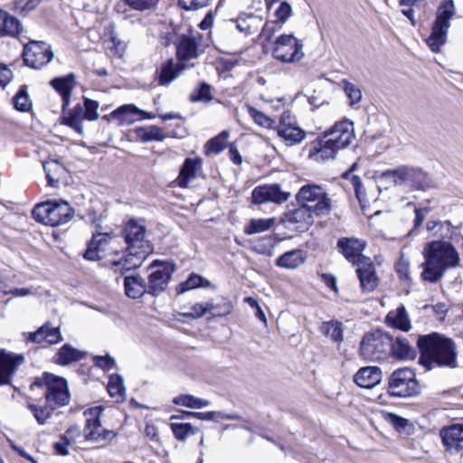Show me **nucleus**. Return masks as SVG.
<instances>
[{
	"mask_svg": "<svg viewBox=\"0 0 463 463\" xmlns=\"http://www.w3.org/2000/svg\"><path fill=\"white\" fill-rule=\"evenodd\" d=\"M298 207L288 209L280 219L283 223H290L295 225V231L298 232H307L314 223L315 215L313 210L307 205L298 203Z\"/></svg>",
	"mask_w": 463,
	"mask_h": 463,
	"instance_id": "16",
	"label": "nucleus"
},
{
	"mask_svg": "<svg viewBox=\"0 0 463 463\" xmlns=\"http://www.w3.org/2000/svg\"><path fill=\"white\" fill-rule=\"evenodd\" d=\"M342 83L344 84L345 93L350 100V105L354 106L360 102L363 97L361 90L354 83L349 82L347 80H343Z\"/></svg>",
	"mask_w": 463,
	"mask_h": 463,
	"instance_id": "58",
	"label": "nucleus"
},
{
	"mask_svg": "<svg viewBox=\"0 0 463 463\" xmlns=\"http://www.w3.org/2000/svg\"><path fill=\"white\" fill-rule=\"evenodd\" d=\"M407 182L411 183L412 188L418 191H427L437 187L435 181L430 174L420 167H409Z\"/></svg>",
	"mask_w": 463,
	"mask_h": 463,
	"instance_id": "28",
	"label": "nucleus"
},
{
	"mask_svg": "<svg viewBox=\"0 0 463 463\" xmlns=\"http://www.w3.org/2000/svg\"><path fill=\"white\" fill-rule=\"evenodd\" d=\"M275 224V218L251 219L244 228V233L252 235L269 231Z\"/></svg>",
	"mask_w": 463,
	"mask_h": 463,
	"instance_id": "49",
	"label": "nucleus"
},
{
	"mask_svg": "<svg viewBox=\"0 0 463 463\" xmlns=\"http://www.w3.org/2000/svg\"><path fill=\"white\" fill-rule=\"evenodd\" d=\"M392 335L381 328L366 333L360 343V355L367 361H382L390 355Z\"/></svg>",
	"mask_w": 463,
	"mask_h": 463,
	"instance_id": "6",
	"label": "nucleus"
},
{
	"mask_svg": "<svg viewBox=\"0 0 463 463\" xmlns=\"http://www.w3.org/2000/svg\"><path fill=\"white\" fill-rule=\"evenodd\" d=\"M74 214L75 211L69 202L60 198V225L69 222Z\"/></svg>",
	"mask_w": 463,
	"mask_h": 463,
	"instance_id": "64",
	"label": "nucleus"
},
{
	"mask_svg": "<svg viewBox=\"0 0 463 463\" xmlns=\"http://www.w3.org/2000/svg\"><path fill=\"white\" fill-rule=\"evenodd\" d=\"M24 28L21 22L6 11L0 9V36L18 37Z\"/></svg>",
	"mask_w": 463,
	"mask_h": 463,
	"instance_id": "32",
	"label": "nucleus"
},
{
	"mask_svg": "<svg viewBox=\"0 0 463 463\" xmlns=\"http://www.w3.org/2000/svg\"><path fill=\"white\" fill-rule=\"evenodd\" d=\"M40 3L41 0H14V8L17 14L25 16L33 11Z\"/></svg>",
	"mask_w": 463,
	"mask_h": 463,
	"instance_id": "59",
	"label": "nucleus"
},
{
	"mask_svg": "<svg viewBox=\"0 0 463 463\" xmlns=\"http://www.w3.org/2000/svg\"><path fill=\"white\" fill-rule=\"evenodd\" d=\"M104 411V406L98 405L88 408L84 411L83 414L87 418L86 424L88 428H94L95 426L101 427L100 417Z\"/></svg>",
	"mask_w": 463,
	"mask_h": 463,
	"instance_id": "54",
	"label": "nucleus"
},
{
	"mask_svg": "<svg viewBox=\"0 0 463 463\" xmlns=\"http://www.w3.org/2000/svg\"><path fill=\"white\" fill-rule=\"evenodd\" d=\"M290 197L289 192L281 190L279 184H270L256 186L251 192V203L255 205L268 202L282 203Z\"/></svg>",
	"mask_w": 463,
	"mask_h": 463,
	"instance_id": "15",
	"label": "nucleus"
},
{
	"mask_svg": "<svg viewBox=\"0 0 463 463\" xmlns=\"http://www.w3.org/2000/svg\"><path fill=\"white\" fill-rule=\"evenodd\" d=\"M76 86V75L71 72L65 76H60V97L62 101V115L67 111L71 102V93Z\"/></svg>",
	"mask_w": 463,
	"mask_h": 463,
	"instance_id": "36",
	"label": "nucleus"
},
{
	"mask_svg": "<svg viewBox=\"0 0 463 463\" xmlns=\"http://www.w3.org/2000/svg\"><path fill=\"white\" fill-rule=\"evenodd\" d=\"M170 429L173 432L174 437L178 441H185L186 439L191 435H195L200 431L199 428L193 426L191 423H177L171 422Z\"/></svg>",
	"mask_w": 463,
	"mask_h": 463,
	"instance_id": "47",
	"label": "nucleus"
},
{
	"mask_svg": "<svg viewBox=\"0 0 463 463\" xmlns=\"http://www.w3.org/2000/svg\"><path fill=\"white\" fill-rule=\"evenodd\" d=\"M92 361L96 367L105 372H109L116 367V360L109 354L105 355H94Z\"/></svg>",
	"mask_w": 463,
	"mask_h": 463,
	"instance_id": "62",
	"label": "nucleus"
},
{
	"mask_svg": "<svg viewBox=\"0 0 463 463\" xmlns=\"http://www.w3.org/2000/svg\"><path fill=\"white\" fill-rule=\"evenodd\" d=\"M125 5H127L131 10L145 12L154 10L157 7L159 1L158 0H124Z\"/></svg>",
	"mask_w": 463,
	"mask_h": 463,
	"instance_id": "56",
	"label": "nucleus"
},
{
	"mask_svg": "<svg viewBox=\"0 0 463 463\" xmlns=\"http://www.w3.org/2000/svg\"><path fill=\"white\" fill-rule=\"evenodd\" d=\"M107 390L109 395L117 398V402H121L125 395L124 379L118 373H113L109 378Z\"/></svg>",
	"mask_w": 463,
	"mask_h": 463,
	"instance_id": "46",
	"label": "nucleus"
},
{
	"mask_svg": "<svg viewBox=\"0 0 463 463\" xmlns=\"http://www.w3.org/2000/svg\"><path fill=\"white\" fill-rule=\"evenodd\" d=\"M175 56L183 65H187V61L200 56L199 42L192 29H189L188 33H182L178 36L175 43Z\"/></svg>",
	"mask_w": 463,
	"mask_h": 463,
	"instance_id": "17",
	"label": "nucleus"
},
{
	"mask_svg": "<svg viewBox=\"0 0 463 463\" xmlns=\"http://www.w3.org/2000/svg\"><path fill=\"white\" fill-rule=\"evenodd\" d=\"M342 148L343 147H340L337 145L330 143L329 140H324L317 137L312 142V147L309 150V157L319 156L322 161L334 159L337 151Z\"/></svg>",
	"mask_w": 463,
	"mask_h": 463,
	"instance_id": "31",
	"label": "nucleus"
},
{
	"mask_svg": "<svg viewBox=\"0 0 463 463\" xmlns=\"http://www.w3.org/2000/svg\"><path fill=\"white\" fill-rule=\"evenodd\" d=\"M136 134V140H139L143 143L152 141H163L165 138L162 129L155 125L148 127H137L133 129Z\"/></svg>",
	"mask_w": 463,
	"mask_h": 463,
	"instance_id": "38",
	"label": "nucleus"
},
{
	"mask_svg": "<svg viewBox=\"0 0 463 463\" xmlns=\"http://www.w3.org/2000/svg\"><path fill=\"white\" fill-rule=\"evenodd\" d=\"M173 403L190 409H202L210 405V401L191 394H181L173 399Z\"/></svg>",
	"mask_w": 463,
	"mask_h": 463,
	"instance_id": "45",
	"label": "nucleus"
},
{
	"mask_svg": "<svg viewBox=\"0 0 463 463\" xmlns=\"http://www.w3.org/2000/svg\"><path fill=\"white\" fill-rule=\"evenodd\" d=\"M387 393L394 398L417 397L421 385L416 377L415 369L404 366L395 369L388 377Z\"/></svg>",
	"mask_w": 463,
	"mask_h": 463,
	"instance_id": "4",
	"label": "nucleus"
},
{
	"mask_svg": "<svg viewBox=\"0 0 463 463\" xmlns=\"http://www.w3.org/2000/svg\"><path fill=\"white\" fill-rule=\"evenodd\" d=\"M306 254L301 250H291L281 254L276 260V265L284 269H297L306 261Z\"/></svg>",
	"mask_w": 463,
	"mask_h": 463,
	"instance_id": "35",
	"label": "nucleus"
},
{
	"mask_svg": "<svg viewBox=\"0 0 463 463\" xmlns=\"http://www.w3.org/2000/svg\"><path fill=\"white\" fill-rule=\"evenodd\" d=\"M215 306L213 305V302L210 303H195L192 306V312H184L180 315L185 318L189 319H198L203 317L205 314L212 311Z\"/></svg>",
	"mask_w": 463,
	"mask_h": 463,
	"instance_id": "55",
	"label": "nucleus"
},
{
	"mask_svg": "<svg viewBox=\"0 0 463 463\" xmlns=\"http://www.w3.org/2000/svg\"><path fill=\"white\" fill-rule=\"evenodd\" d=\"M112 237L113 234L103 236L92 235L91 240L87 243V249L83 253V258L90 261L99 260L101 257L99 252L105 250L104 246L109 243Z\"/></svg>",
	"mask_w": 463,
	"mask_h": 463,
	"instance_id": "34",
	"label": "nucleus"
},
{
	"mask_svg": "<svg viewBox=\"0 0 463 463\" xmlns=\"http://www.w3.org/2000/svg\"><path fill=\"white\" fill-rule=\"evenodd\" d=\"M424 259L425 261L422 263L423 269L420 274L422 280L430 283L438 282L442 278L444 272L446 271V269L433 262V260H430L429 258Z\"/></svg>",
	"mask_w": 463,
	"mask_h": 463,
	"instance_id": "41",
	"label": "nucleus"
},
{
	"mask_svg": "<svg viewBox=\"0 0 463 463\" xmlns=\"http://www.w3.org/2000/svg\"><path fill=\"white\" fill-rule=\"evenodd\" d=\"M82 99L83 104L77 103L71 109H68L60 122L74 129L80 135H83L82 121L84 119L94 121L99 117L98 112L99 102L85 96Z\"/></svg>",
	"mask_w": 463,
	"mask_h": 463,
	"instance_id": "7",
	"label": "nucleus"
},
{
	"mask_svg": "<svg viewBox=\"0 0 463 463\" xmlns=\"http://www.w3.org/2000/svg\"><path fill=\"white\" fill-rule=\"evenodd\" d=\"M14 108L22 112L29 111L32 108V100L27 91V86L22 85L13 99Z\"/></svg>",
	"mask_w": 463,
	"mask_h": 463,
	"instance_id": "53",
	"label": "nucleus"
},
{
	"mask_svg": "<svg viewBox=\"0 0 463 463\" xmlns=\"http://www.w3.org/2000/svg\"><path fill=\"white\" fill-rule=\"evenodd\" d=\"M140 109L135 104H124L111 112L112 119L118 120V126L131 125L138 120Z\"/></svg>",
	"mask_w": 463,
	"mask_h": 463,
	"instance_id": "33",
	"label": "nucleus"
},
{
	"mask_svg": "<svg viewBox=\"0 0 463 463\" xmlns=\"http://www.w3.org/2000/svg\"><path fill=\"white\" fill-rule=\"evenodd\" d=\"M439 435L442 444L446 449H455L459 452L463 449V419L460 422L452 423L449 426L443 427Z\"/></svg>",
	"mask_w": 463,
	"mask_h": 463,
	"instance_id": "20",
	"label": "nucleus"
},
{
	"mask_svg": "<svg viewBox=\"0 0 463 463\" xmlns=\"http://www.w3.org/2000/svg\"><path fill=\"white\" fill-rule=\"evenodd\" d=\"M32 213L36 222L55 227L58 225V201L47 200L37 203Z\"/></svg>",
	"mask_w": 463,
	"mask_h": 463,
	"instance_id": "21",
	"label": "nucleus"
},
{
	"mask_svg": "<svg viewBox=\"0 0 463 463\" xmlns=\"http://www.w3.org/2000/svg\"><path fill=\"white\" fill-rule=\"evenodd\" d=\"M146 232L144 218H130L127 221L121 230V235L127 247L123 250L122 258L111 261L115 273L124 275L127 271L138 269L153 252V244L145 240Z\"/></svg>",
	"mask_w": 463,
	"mask_h": 463,
	"instance_id": "1",
	"label": "nucleus"
},
{
	"mask_svg": "<svg viewBox=\"0 0 463 463\" xmlns=\"http://www.w3.org/2000/svg\"><path fill=\"white\" fill-rule=\"evenodd\" d=\"M395 271L400 279L405 280L408 285H411L412 279L410 276V263L407 260L401 256L400 260L395 264Z\"/></svg>",
	"mask_w": 463,
	"mask_h": 463,
	"instance_id": "60",
	"label": "nucleus"
},
{
	"mask_svg": "<svg viewBox=\"0 0 463 463\" xmlns=\"http://www.w3.org/2000/svg\"><path fill=\"white\" fill-rule=\"evenodd\" d=\"M88 352L79 350L71 344H64L60 347V365L67 366L84 359Z\"/></svg>",
	"mask_w": 463,
	"mask_h": 463,
	"instance_id": "39",
	"label": "nucleus"
},
{
	"mask_svg": "<svg viewBox=\"0 0 463 463\" xmlns=\"http://www.w3.org/2000/svg\"><path fill=\"white\" fill-rule=\"evenodd\" d=\"M254 15L252 14L241 13L237 18L230 19L227 21L228 24H235L236 29L244 33L246 36L251 35L255 33L252 25L249 23V20H252Z\"/></svg>",
	"mask_w": 463,
	"mask_h": 463,
	"instance_id": "50",
	"label": "nucleus"
},
{
	"mask_svg": "<svg viewBox=\"0 0 463 463\" xmlns=\"http://www.w3.org/2000/svg\"><path fill=\"white\" fill-rule=\"evenodd\" d=\"M298 203L309 206L316 216L326 215L331 210V199L320 185L305 184L297 194Z\"/></svg>",
	"mask_w": 463,
	"mask_h": 463,
	"instance_id": "8",
	"label": "nucleus"
},
{
	"mask_svg": "<svg viewBox=\"0 0 463 463\" xmlns=\"http://www.w3.org/2000/svg\"><path fill=\"white\" fill-rule=\"evenodd\" d=\"M241 417L239 414H228L223 411H205L204 420H211L219 422L221 420H241Z\"/></svg>",
	"mask_w": 463,
	"mask_h": 463,
	"instance_id": "61",
	"label": "nucleus"
},
{
	"mask_svg": "<svg viewBox=\"0 0 463 463\" xmlns=\"http://www.w3.org/2000/svg\"><path fill=\"white\" fill-rule=\"evenodd\" d=\"M423 255L446 269L456 268L460 261L459 254L452 243L442 240L426 243Z\"/></svg>",
	"mask_w": 463,
	"mask_h": 463,
	"instance_id": "9",
	"label": "nucleus"
},
{
	"mask_svg": "<svg viewBox=\"0 0 463 463\" xmlns=\"http://www.w3.org/2000/svg\"><path fill=\"white\" fill-rule=\"evenodd\" d=\"M392 350L390 355L395 360H414L417 356L418 348H414L408 339L402 336L392 335Z\"/></svg>",
	"mask_w": 463,
	"mask_h": 463,
	"instance_id": "24",
	"label": "nucleus"
},
{
	"mask_svg": "<svg viewBox=\"0 0 463 463\" xmlns=\"http://www.w3.org/2000/svg\"><path fill=\"white\" fill-rule=\"evenodd\" d=\"M148 269H156L148 276L146 282L148 294L157 297L167 288L176 265L173 260H155L150 263Z\"/></svg>",
	"mask_w": 463,
	"mask_h": 463,
	"instance_id": "10",
	"label": "nucleus"
},
{
	"mask_svg": "<svg viewBox=\"0 0 463 463\" xmlns=\"http://www.w3.org/2000/svg\"><path fill=\"white\" fill-rule=\"evenodd\" d=\"M124 289L126 296L132 299L148 294L146 281L138 274L124 277Z\"/></svg>",
	"mask_w": 463,
	"mask_h": 463,
	"instance_id": "30",
	"label": "nucleus"
},
{
	"mask_svg": "<svg viewBox=\"0 0 463 463\" xmlns=\"http://www.w3.org/2000/svg\"><path fill=\"white\" fill-rule=\"evenodd\" d=\"M366 241L354 237H342L336 242L337 250L353 265L361 263L363 251L366 248Z\"/></svg>",
	"mask_w": 463,
	"mask_h": 463,
	"instance_id": "18",
	"label": "nucleus"
},
{
	"mask_svg": "<svg viewBox=\"0 0 463 463\" xmlns=\"http://www.w3.org/2000/svg\"><path fill=\"white\" fill-rule=\"evenodd\" d=\"M40 387L46 389L45 400L47 406L37 407L28 403V408L33 412L39 424H44L51 417V411L58 405V376L50 373H43L41 377H36L31 384V389Z\"/></svg>",
	"mask_w": 463,
	"mask_h": 463,
	"instance_id": "5",
	"label": "nucleus"
},
{
	"mask_svg": "<svg viewBox=\"0 0 463 463\" xmlns=\"http://www.w3.org/2000/svg\"><path fill=\"white\" fill-rule=\"evenodd\" d=\"M324 140H329L330 143L345 148L354 138V123L349 119H343L335 122L331 128L319 137Z\"/></svg>",
	"mask_w": 463,
	"mask_h": 463,
	"instance_id": "13",
	"label": "nucleus"
},
{
	"mask_svg": "<svg viewBox=\"0 0 463 463\" xmlns=\"http://www.w3.org/2000/svg\"><path fill=\"white\" fill-rule=\"evenodd\" d=\"M304 55L303 43L293 33H283L274 42L272 56L279 61L285 63L298 61Z\"/></svg>",
	"mask_w": 463,
	"mask_h": 463,
	"instance_id": "11",
	"label": "nucleus"
},
{
	"mask_svg": "<svg viewBox=\"0 0 463 463\" xmlns=\"http://www.w3.org/2000/svg\"><path fill=\"white\" fill-rule=\"evenodd\" d=\"M210 286V280L197 273L192 272L184 281L177 285L175 290L177 295H181L192 289L208 288Z\"/></svg>",
	"mask_w": 463,
	"mask_h": 463,
	"instance_id": "40",
	"label": "nucleus"
},
{
	"mask_svg": "<svg viewBox=\"0 0 463 463\" xmlns=\"http://www.w3.org/2000/svg\"><path fill=\"white\" fill-rule=\"evenodd\" d=\"M26 342L52 345L58 343V327L51 326L50 323H45L33 333H24Z\"/></svg>",
	"mask_w": 463,
	"mask_h": 463,
	"instance_id": "27",
	"label": "nucleus"
},
{
	"mask_svg": "<svg viewBox=\"0 0 463 463\" xmlns=\"http://www.w3.org/2000/svg\"><path fill=\"white\" fill-rule=\"evenodd\" d=\"M382 370L378 366H364L354 376V382L361 388L372 389L381 383Z\"/></svg>",
	"mask_w": 463,
	"mask_h": 463,
	"instance_id": "25",
	"label": "nucleus"
},
{
	"mask_svg": "<svg viewBox=\"0 0 463 463\" xmlns=\"http://www.w3.org/2000/svg\"><path fill=\"white\" fill-rule=\"evenodd\" d=\"M188 66L183 65L178 61L175 62L173 58L167 59L156 71V80L160 86H167L175 80L182 71Z\"/></svg>",
	"mask_w": 463,
	"mask_h": 463,
	"instance_id": "23",
	"label": "nucleus"
},
{
	"mask_svg": "<svg viewBox=\"0 0 463 463\" xmlns=\"http://www.w3.org/2000/svg\"><path fill=\"white\" fill-rule=\"evenodd\" d=\"M416 345L420 354L419 364L426 371L439 367L457 368V350L455 342L439 333L418 335Z\"/></svg>",
	"mask_w": 463,
	"mask_h": 463,
	"instance_id": "2",
	"label": "nucleus"
},
{
	"mask_svg": "<svg viewBox=\"0 0 463 463\" xmlns=\"http://www.w3.org/2000/svg\"><path fill=\"white\" fill-rule=\"evenodd\" d=\"M427 230L430 232H436L439 228V230L446 229V232H440L439 237L442 239H453L456 234L455 230L458 229L454 227L450 221L439 222V221H429L427 222Z\"/></svg>",
	"mask_w": 463,
	"mask_h": 463,
	"instance_id": "52",
	"label": "nucleus"
},
{
	"mask_svg": "<svg viewBox=\"0 0 463 463\" xmlns=\"http://www.w3.org/2000/svg\"><path fill=\"white\" fill-rule=\"evenodd\" d=\"M211 90L212 86L209 83L205 81L200 82L195 90L191 93L189 97L190 101L204 103L210 102L213 99Z\"/></svg>",
	"mask_w": 463,
	"mask_h": 463,
	"instance_id": "51",
	"label": "nucleus"
},
{
	"mask_svg": "<svg viewBox=\"0 0 463 463\" xmlns=\"http://www.w3.org/2000/svg\"><path fill=\"white\" fill-rule=\"evenodd\" d=\"M202 165L203 159L200 156L185 158L179 170L178 186L181 188L188 187L190 181L195 178L197 172L201 170Z\"/></svg>",
	"mask_w": 463,
	"mask_h": 463,
	"instance_id": "26",
	"label": "nucleus"
},
{
	"mask_svg": "<svg viewBox=\"0 0 463 463\" xmlns=\"http://www.w3.org/2000/svg\"><path fill=\"white\" fill-rule=\"evenodd\" d=\"M24 361V357L21 354H6L0 351V385L10 384L12 375Z\"/></svg>",
	"mask_w": 463,
	"mask_h": 463,
	"instance_id": "22",
	"label": "nucleus"
},
{
	"mask_svg": "<svg viewBox=\"0 0 463 463\" xmlns=\"http://www.w3.org/2000/svg\"><path fill=\"white\" fill-rule=\"evenodd\" d=\"M228 130H222L216 137L209 139L204 145V154L209 156L212 154L218 155L226 147L225 140L229 137Z\"/></svg>",
	"mask_w": 463,
	"mask_h": 463,
	"instance_id": "44",
	"label": "nucleus"
},
{
	"mask_svg": "<svg viewBox=\"0 0 463 463\" xmlns=\"http://www.w3.org/2000/svg\"><path fill=\"white\" fill-rule=\"evenodd\" d=\"M249 113L254 122L264 128H271L274 120L255 108L250 107Z\"/></svg>",
	"mask_w": 463,
	"mask_h": 463,
	"instance_id": "63",
	"label": "nucleus"
},
{
	"mask_svg": "<svg viewBox=\"0 0 463 463\" xmlns=\"http://www.w3.org/2000/svg\"><path fill=\"white\" fill-rule=\"evenodd\" d=\"M324 140H329L330 143L345 148L354 138V123L349 119H343L335 122L331 128L319 137Z\"/></svg>",
	"mask_w": 463,
	"mask_h": 463,
	"instance_id": "14",
	"label": "nucleus"
},
{
	"mask_svg": "<svg viewBox=\"0 0 463 463\" xmlns=\"http://www.w3.org/2000/svg\"><path fill=\"white\" fill-rule=\"evenodd\" d=\"M277 131L278 135L289 146L299 144L307 136L306 131L298 125L277 129Z\"/></svg>",
	"mask_w": 463,
	"mask_h": 463,
	"instance_id": "43",
	"label": "nucleus"
},
{
	"mask_svg": "<svg viewBox=\"0 0 463 463\" xmlns=\"http://www.w3.org/2000/svg\"><path fill=\"white\" fill-rule=\"evenodd\" d=\"M385 324L394 329L402 332H409L411 328V320L403 305L399 306L395 310L388 312L384 318Z\"/></svg>",
	"mask_w": 463,
	"mask_h": 463,
	"instance_id": "29",
	"label": "nucleus"
},
{
	"mask_svg": "<svg viewBox=\"0 0 463 463\" xmlns=\"http://www.w3.org/2000/svg\"><path fill=\"white\" fill-rule=\"evenodd\" d=\"M457 10L453 0H442L437 7L435 19L431 24V32L426 43L433 52H439L447 42L450 21Z\"/></svg>",
	"mask_w": 463,
	"mask_h": 463,
	"instance_id": "3",
	"label": "nucleus"
},
{
	"mask_svg": "<svg viewBox=\"0 0 463 463\" xmlns=\"http://www.w3.org/2000/svg\"><path fill=\"white\" fill-rule=\"evenodd\" d=\"M319 332L329 337L334 343L340 344L344 340L343 323L336 319L322 322Z\"/></svg>",
	"mask_w": 463,
	"mask_h": 463,
	"instance_id": "37",
	"label": "nucleus"
},
{
	"mask_svg": "<svg viewBox=\"0 0 463 463\" xmlns=\"http://www.w3.org/2000/svg\"><path fill=\"white\" fill-rule=\"evenodd\" d=\"M51 46L40 41H31L24 44L23 57L24 63L33 69H40L53 58Z\"/></svg>",
	"mask_w": 463,
	"mask_h": 463,
	"instance_id": "12",
	"label": "nucleus"
},
{
	"mask_svg": "<svg viewBox=\"0 0 463 463\" xmlns=\"http://www.w3.org/2000/svg\"><path fill=\"white\" fill-rule=\"evenodd\" d=\"M355 273L360 281L363 292H372L379 285V278L376 275L375 266L370 257H363L361 263L356 265Z\"/></svg>",
	"mask_w": 463,
	"mask_h": 463,
	"instance_id": "19",
	"label": "nucleus"
},
{
	"mask_svg": "<svg viewBox=\"0 0 463 463\" xmlns=\"http://www.w3.org/2000/svg\"><path fill=\"white\" fill-rule=\"evenodd\" d=\"M410 165H402L396 169L386 170L383 173L382 176L388 178L392 177L395 184L406 183L409 175Z\"/></svg>",
	"mask_w": 463,
	"mask_h": 463,
	"instance_id": "57",
	"label": "nucleus"
},
{
	"mask_svg": "<svg viewBox=\"0 0 463 463\" xmlns=\"http://www.w3.org/2000/svg\"><path fill=\"white\" fill-rule=\"evenodd\" d=\"M117 437V433L113 430L95 426L94 428L84 427V439L87 441L94 442H109Z\"/></svg>",
	"mask_w": 463,
	"mask_h": 463,
	"instance_id": "42",
	"label": "nucleus"
},
{
	"mask_svg": "<svg viewBox=\"0 0 463 463\" xmlns=\"http://www.w3.org/2000/svg\"><path fill=\"white\" fill-rule=\"evenodd\" d=\"M279 239L277 238V234L266 235L255 242L254 250L261 255L271 256L273 250Z\"/></svg>",
	"mask_w": 463,
	"mask_h": 463,
	"instance_id": "48",
	"label": "nucleus"
}]
</instances>
